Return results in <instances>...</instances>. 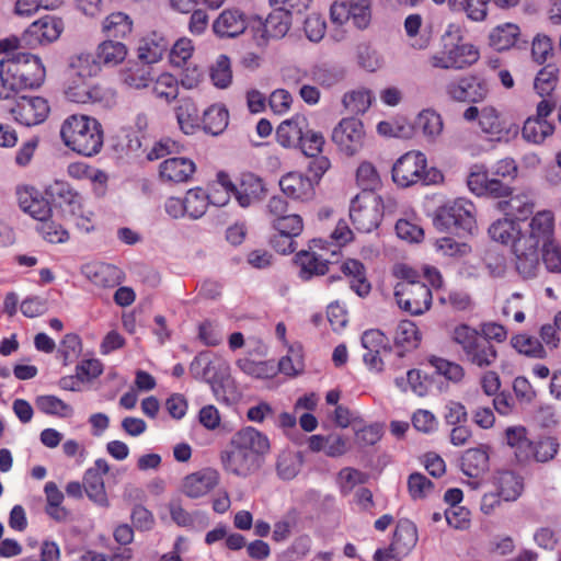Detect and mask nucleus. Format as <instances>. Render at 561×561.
<instances>
[{
  "label": "nucleus",
  "instance_id": "obj_1",
  "mask_svg": "<svg viewBox=\"0 0 561 561\" xmlns=\"http://www.w3.org/2000/svg\"><path fill=\"white\" fill-rule=\"evenodd\" d=\"M46 78V68L39 56L31 53H16L0 60V82L8 98L10 92L39 88Z\"/></svg>",
  "mask_w": 561,
  "mask_h": 561
},
{
  "label": "nucleus",
  "instance_id": "obj_2",
  "mask_svg": "<svg viewBox=\"0 0 561 561\" xmlns=\"http://www.w3.org/2000/svg\"><path fill=\"white\" fill-rule=\"evenodd\" d=\"M64 144L72 151L92 157L103 147V130L99 121L88 115L67 117L60 128Z\"/></svg>",
  "mask_w": 561,
  "mask_h": 561
},
{
  "label": "nucleus",
  "instance_id": "obj_3",
  "mask_svg": "<svg viewBox=\"0 0 561 561\" xmlns=\"http://www.w3.org/2000/svg\"><path fill=\"white\" fill-rule=\"evenodd\" d=\"M230 365L226 358L209 352L198 353L190 365L191 375L197 379L211 385V389L217 400L228 401L221 394L219 383L229 376Z\"/></svg>",
  "mask_w": 561,
  "mask_h": 561
},
{
  "label": "nucleus",
  "instance_id": "obj_4",
  "mask_svg": "<svg viewBox=\"0 0 561 561\" xmlns=\"http://www.w3.org/2000/svg\"><path fill=\"white\" fill-rule=\"evenodd\" d=\"M474 224L473 205L465 199L444 205L434 219V225L440 230L471 232Z\"/></svg>",
  "mask_w": 561,
  "mask_h": 561
},
{
  "label": "nucleus",
  "instance_id": "obj_5",
  "mask_svg": "<svg viewBox=\"0 0 561 561\" xmlns=\"http://www.w3.org/2000/svg\"><path fill=\"white\" fill-rule=\"evenodd\" d=\"M394 298L399 308L412 316L423 314L432 306V291L424 283L398 282Z\"/></svg>",
  "mask_w": 561,
  "mask_h": 561
},
{
  "label": "nucleus",
  "instance_id": "obj_6",
  "mask_svg": "<svg viewBox=\"0 0 561 561\" xmlns=\"http://www.w3.org/2000/svg\"><path fill=\"white\" fill-rule=\"evenodd\" d=\"M12 119L23 126H35L44 123L50 113V106L42 96H21L7 106Z\"/></svg>",
  "mask_w": 561,
  "mask_h": 561
},
{
  "label": "nucleus",
  "instance_id": "obj_7",
  "mask_svg": "<svg viewBox=\"0 0 561 561\" xmlns=\"http://www.w3.org/2000/svg\"><path fill=\"white\" fill-rule=\"evenodd\" d=\"M218 184L231 191L239 206L247 208L259 203L265 193L263 182L252 173H244L237 183H232L225 173L218 174Z\"/></svg>",
  "mask_w": 561,
  "mask_h": 561
},
{
  "label": "nucleus",
  "instance_id": "obj_8",
  "mask_svg": "<svg viewBox=\"0 0 561 561\" xmlns=\"http://www.w3.org/2000/svg\"><path fill=\"white\" fill-rule=\"evenodd\" d=\"M427 160L423 152L408 151L393 164L391 170L392 181L401 186L409 187L420 181H425Z\"/></svg>",
  "mask_w": 561,
  "mask_h": 561
},
{
  "label": "nucleus",
  "instance_id": "obj_9",
  "mask_svg": "<svg viewBox=\"0 0 561 561\" xmlns=\"http://www.w3.org/2000/svg\"><path fill=\"white\" fill-rule=\"evenodd\" d=\"M381 199L375 193H362L353 197V226L359 232H370L381 220Z\"/></svg>",
  "mask_w": 561,
  "mask_h": 561
},
{
  "label": "nucleus",
  "instance_id": "obj_10",
  "mask_svg": "<svg viewBox=\"0 0 561 561\" xmlns=\"http://www.w3.org/2000/svg\"><path fill=\"white\" fill-rule=\"evenodd\" d=\"M68 101L77 104L103 103L114 101L115 92L101 84H90L88 80L69 76L65 89Z\"/></svg>",
  "mask_w": 561,
  "mask_h": 561
},
{
  "label": "nucleus",
  "instance_id": "obj_11",
  "mask_svg": "<svg viewBox=\"0 0 561 561\" xmlns=\"http://www.w3.org/2000/svg\"><path fill=\"white\" fill-rule=\"evenodd\" d=\"M479 127L491 140L507 142L519 134V126L502 117L499 110L488 105L481 108Z\"/></svg>",
  "mask_w": 561,
  "mask_h": 561
},
{
  "label": "nucleus",
  "instance_id": "obj_12",
  "mask_svg": "<svg viewBox=\"0 0 561 561\" xmlns=\"http://www.w3.org/2000/svg\"><path fill=\"white\" fill-rule=\"evenodd\" d=\"M324 250L323 239H313L309 244L308 250L299 251L295 256V264L298 267V276L302 280H309L314 276L324 275L329 271V264L337 262L334 257L332 260H324L314 250Z\"/></svg>",
  "mask_w": 561,
  "mask_h": 561
},
{
  "label": "nucleus",
  "instance_id": "obj_13",
  "mask_svg": "<svg viewBox=\"0 0 561 561\" xmlns=\"http://www.w3.org/2000/svg\"><path fill=\"white\" fill-rule=\"evenodd\" d=\"M254 16L238 8H227L213 22V31L219 38H236L247 30L252 32Z\"/></svg>",
  "mask_w": 561,
  "mask_h": 561
},
{
  "label": "nucleus",
  "instance_id": "obj_14",
  "mask_svg": "<svg viewBox=\"0 0 561 561\" xmlns=\"http://www.w3.org/2000/svg\"><path fill=\"white\" fill-rule=\"evenodd\" d=\"M289 12L278 9L268 14L263 22L260 18L254 16L252 26V36L257 46L266 45L270 38L284 37L290 27Z\"/></svg>",
  "mask_w": 561,
  "mask_h": 561
},
{
  "label": "nucleus",
  "instance_id": "obj_15",
  "mask_svg": "<svg viewBox=\"0 0 561 561\" xmlns=\"http://www.w3.org/2000/svg\"><path fill=\"white\" fill-rule=\"evenodd\" d=\"M64 31V23L53 15L34 21L22 34L21 41L28 47H37L57 41Z\"/></svg>",
  "mask_w": 561,
  "mask_h": 561
},
{
  "label": "nucleus",
  "instance_id": "obj_16",
  "mask_svg": "<svg viewBox=\"0 0 561 561\" xmlns=\"http://www.w3.org/2000/svg\"><path fill=\"white\" fill-rule=\"evenodd\" d=\"M446 93L457 102L480 103L489 94V84L476 76L460 77L447 83Z\"/></svg>",
  "mask_w": 561,
  "mask_h": 561
},
{
  "label": "nucleus",
  "instance_id": "obj_17",
  "mask_svg": "<svg viewBox=\"0 0 561 561\" xmlns=\"http://www.w3.org/2000/svg\"><path fill=\"white\" fill-rule=\"evenodd\" d=\"M229 444L260 463L262 457L271 448L267 436L252 426H247L236 432L231 436Z\"/></svg>",
  "mask_w": 561,
  "mask_h": 561
},
{
  "label": "nucleus",
  "instance_id": "obj_18",
  "mask_svg": "<svg viewBox=\"0 0 561 561\" xmlns=\"http://www.w3.org/2000/svg\"><path fill=\"white\" fill-rule=\"evenodd\" d=\"M554 216L550 210L538 211L529 222V232L517 241H524L530 248H539L554 242Z\"/></svg>",
  "mask_w": 561,
  "mask_h": 561
},
{
  "label": "nucleus",
  "instance_id": "obj_19",
  "mask_svg": "<svg viewBox=\"0 0 561 561\" xmlns=\"http://www.w3.org/2000/svg\"><path fill=\"white\" fill-rule=\"evenodd\" d=\"M110 466L105 459H96L94 466L89 468L83 476V486L88 497L100 506H107L108 500L105 492L103 474H106Z\"/></svg>",
  "mask_w": 561,
  "mask_h": 561
},
{
  "label": "nucleus",
  "instance_id": "obj_20",
  "mask_svg": "<svg viewBox=\"0 0 561 561\" xmlns=\"http://www.w3.org/2000/svg\"><path fill=\"white\" fill-rule=\"evenodd\" d=\"M220 460L225 471L240 478L251 476L261 467L257 460H253L245 453L232 447L229 443L221 451Z\"/></svg>",
  "mask_w": 561,
  "mask_h": 561
},
{
  "label": "nucleus",
  "instance_id": "obj_21",
  "mask_svg": "<svg viewBox=\"0 0 561 561\" xmlns=\"http://www.w3.org/2000/svg\"><path fill=\"white\" fill-rule=\"evenodd\" d=\"M388 339L379 330H367L362 336L363 360L370 370L382 369L381 353L387 352Z\"/></svg>",
  "mask_w": 561,
  "mask_h": 561
},
{
  "label": "nucleus",
  "instance_id": "obj_22",
  "mask_svg": "<svg viewBox=\"0 0 561 561\" xmlns=\"http://www.w3.org/2000/svg\"><path fill=\"white\" fill-rule=\"evenodd\" d=\"M218 483V471L211 468H204L183 479L182 491L191 499H198L208 494Z\"/></svg>",
  "mask_w": 561,
  "mask_h": 561
},
{
  "label": "nucleus",
  "instance_id": "obj_23",
  "mask_svg": "<svg viewBox=\"0 0 561 561\" xmlns=\"http://www.w3.org/2000/svg\"><path fill=\"white\" fill-rule=\"evenodd\" d=\"M16 197L20 208L36 220L50 217L51 208L49 203L33 186H20L16 188Z\"/></svg>",
  "mask_w": 561,
  "mask_h": 561
},
{
  "label": "nucleus",
  "instance_id": "obj_24",
  "mask_svg": "<svg viewBox=\"0 0 561 561\" xmlns=\"http://www.w3.org/2000/svg\"><path fill=\"white\" fill-rule=\"evenodd\" d=\"M82 275L93 285L101 288H112L122 282V271L112 264L90 262L82 266Z\"/></svg>",
  "mask_w": 561,
  "mask_h": 561
},
{
  "label": "nucleus",
  "instance_id": "obj_25",
  "mask_svg": "<svg viewBox=\"0 0 561 561\" xmlns=\"http://www.w3.org/2000/svg\"><path fill=\"white\" fill-rule=\"evenodd\" d=\"M308 127V118L302 114H295L278 125L276 129L278 144L284 148H297Z\"/></svg>",
  "mask_w": 561,
  "mask_h": 561
},
{
  "label": "nucleus",
  "instance_id": "obj_26",
  "mask_svg": "<svg viewBox=\"0 0 561 561\" xmlns=\"http://www.w3.org/2000/svg\"><path fill=\"white\" fill-rule=\"evenodd\" d=\"M169 48L167 37L158 32L142 36L137 46V58L148 66L159 62Z\"/></svg>",
  "mask_w": 561,
  "mask_h": 561
},
{
  "label": "nucleus",
  "instance_id": "obj_27",
  "mask_svg": "<svg viewBox=\"0 0 561 561\" xmlns=\"http://www.w3.org/2000/svg\"><path fill=\"white\" fill-rule=\"evenodd\" d=\"M196 171L193 160L183 157L169 158L159 165V175L163 182H188Z\"/></svg>",
  "mask_w": 561,
  "mask_h": 561
},
{
  "label": "nucleus",
  "instance_id": "obj_28",
  "mask_svg": "<svg viewBox=\"0 0 561 561\" xmlns=\"http://www.w3.org/2000/svg\"><path fill=\"white\" fill-rule=\"evenodd\" d=\"M119 82L131 90H144L151 85L153 71L148 65L131 61L118 72Z\"/></svg>",
  "mask_w": 561,
  "mask_h": 561
},
{
  "label": "nucleus",
  "instance_id": "obj_29",
  "mask_svg": "<svg viewBox=\"0 0 561 561\" xmlns=\"http://www.w3.org/2000/svg\"><path fill=\"white\" fill-rule=\"evenodd\" d=\"M516 255V270L525 279L535 278L540 271L539 248H530L524 241L514 244Z\"/></svg>",
  "mask_w": 561,
  "mask_h": 561
},
{
  "label": "nucleus",
  "instance_id": "obj_30",
  "mask_svg": "<svg viewBox=\"0 0 561 561\" xmlns=\"http://www.w3.org/2000/svg\"><path fill=\"white\" fill-rule=\"evenodd\" d=\"M282 192L294 199L309 201L314 194L313 181L298 172H290L279 181Z\"/></svg>",
  "mask_w": 561,
  "mask_h": 561
},
{
  "label": "nucleus",
  "instance_id": "obj_31",
  "mask_svg": "<svg viewBox=\"0 0 561 561\" xmlns=\"http://www.w3.org/2000/svg\"><path fill=\"white\" fill-rule=\"evenodd\" d=\"M94 55L101 69H112L125 61L128 56V47L122 42L107 38L96 46Z\"/></svg>",
  "mask_w": 561,
  "mask_h": 561
},
{
  "label": "nucleus",
  "instance_id": "obj_32",
  "mask_svg": "<svg viewBox=\"0 0 561 561\" xmlns=\"http://www.w3.org/2000/svg\"><path fill=\"white\" fill-rule=\"evenodd\" d=\"M510 198L497 204L500 210L505 215L522 220L533 214L535 202L530 192H520L508 195Z\"/></svg>",
  "mask_w": 561,
  "mask_h": 561
},
{
  "label": "nucleus",
  "instance_id": "obj_33",
  "mask_svg": "<svg viewBox=\"0 0 561 561\" xmlns=\"http://www.w3.org/2000/svg\"><path fill=\"white\" fill-rule=\"evenodd\" d=\"M330 18L332 23L331 37L336 42L344 41L348 34V21L351 19V1H334L330 9Z\"/></svg>",
  "mask_w": 561,
  "mask_h": 561
},
{
  "label": "nucleus",
  "instance_id": "obj_34",
  "mask_svg": "<svg viewBox=\"0 0 561 561\" xmlns=\"http://www.w3.org/2000/svg\"><path fill=\"white\" fill-rule=\"evenodd\" d=\"M495 490L506 502L516 501L523 491L522 479L513 471H497L493 477Z\"/></svg>",
  "mask_w": 561,
  "mask_h": 561
},
{
  "label": "nucleus",
  "instance_id": "obj_35",
  "mask_svg": "<svg viewBox=\"0 0 561 561\" xmlns=\"http://www.w3.org/2000/svg\"><path fill=\"white\" fill-rule=\"evenodd\" d=\"M202 123L206 133L217 136L227 128L229 112L221 103L211 104L204 111Z\"/></svg>",
  "mask_w": 561,
  "mask_h": 561
},
{
  "label": "nucleus",
  "instance_id": "obj_36",
  "mask_svg": "<svg viewBox=\"0 0 561 561\" xmlns=\"http://www.w3.org/2000/svg\"><path fill=\"white\" fill-rule=\"evenodd\" d=\"M101 72L98 59L89 53H80L73 55L69 59V76L90 79L96 77Z\"/></svg>",
  "mask_w": 561,
  "mask_h": 561
},
{
  "label": "nucleus",
  "instance_id": "obj_37",
  "mask_svg": "<svg viewBox=\"0 0 561 561\" xmlns=\"http://www.w3.org/2000/svg\"><path fill=\"white\" fill-rule=\"evenodd\" d=\"M416 541L417 531L415 525L408 519L400 520L397 524L391 542L393 549H397V553L401 554V557L407 556L416 545Z\"/></svg>",
  "mask_w": 561,
  "mask_h": 561
},
{
  "label": "nucleus",
  "instance_id": "obj_38",
  "mask_svg": "<svg viewBox=\"0 0 561 561\" xmlns=\"http://www.w3.org/2000/svg\"><path fill=\"white\" fill-rule=\"evenodd\" d=\"M489 469V454L483 448H470L461 457V471L470 477L478 478Z\"/></svg>",
  "mask_w": 561,
  "mask_h": 561
},
{
  "label": "nucleus",
  "instance_id": "obj_39",
  "mask_svg": "<svg viewBox=\"0 0 561 561\" xmlns=\"http://www.w3.org/2000/svg\"><path fill=\"white\" fill-rule=\"evenodd\" d=\"M102 33L112 38H125L133 31V20L124 12H113L102 21Z\"/></svg>",
  "mask_w": 561,
  "mask_h": 561
},
{
  "label": "nucleus",
  "instance_id": "obj_40",
  "mask_svg": "<svg viewBox=\"0 0 561 561\" xmlns=\"http://www.w3.org/2000/svg\"><path fill=\"white\" fill-rule=\"evenodd\" d=\"M467 362L479 367L485 368L493 365L497 358V352L494 345L485 337L480 340L463 354Z\"/></svg>",
  "mask_w": 561,
  "mask_h": 561
},
{
  "label": "nucleus",
  "instance_id": "obj_41",
  "mask_svg": "<svg viewBox=\"0 0 561 561\" xmlns=\"http://www.w3.org/2000/svg\"><path fill=\"white\" fill-rule=\"evenodd\" d=\"M520 35V30L516 24L505 23L494 27L489 35V44L497 51H504L512 48Z\"/></svg>",
  "mask_w": 561,
  "mask_h": 561
},
{
  "label": "nucleus",
  "instance_id": "obj_42",
  "mask_svg": "<svg viewBox=\"0 0 561 561\" xmlns=\"http://www.w3.org/2000/svg\"><path fill=\"white\" fill-rule=\"evenodd\" d=\"M351 242V227L346 219H340L328 240H323L324 250L331 257L339 260L342 249Z\"/></svg>",
  "mask_w": 561,
  "mask_h": 561
},
{
  "label": "nucleus",
  "instance_id": "obj_43",
  "mask_svg": "<svg viewBox=\"0 0 561 561\" xmlns=\"http://www.w3.org/2000/svg\"><path fill=\"white\" fill-rule=\"evenodd\" d=\"M286 347L287 354L279 359L276 368L288 377H296L305 369L302 346L299 343H293Z\"/></svg>",
  "mask_w": 561,
  "mask_h": 561
},
{
  "label": "nucleus",
  "instance_id": "obj_44",
  "mask_svg": "<svg viewBox=\"0 0 561 561\" xmlns=\"http://www.w3.org/2000/svg\"><path fill=\"white\" fill-rule=\"evenodd\" d=\"M175 115L179 127L184 134L192 135L198 128V110L193 100L182 99L175 108Z\"/></svg>",
  "mask_w": 561,
  "mask_h": 561
},
{
  "label": "nucleus",
  "instance_id": "obj_45",
  "mask_svg": "<svg viewBox=\"0 0 561 561\" xmlns=\"http://www.w3.org/2000/svg\"><path fill=\"white\" fill-rule=\"evenodd\" d=\"M236 366L245 375L257 379L273 378L277 374V368L273 360L256 362L249 356H244L236 360Z\"/></svg>",
  "mask_w": 561,
  "mask_h": 561
},
{
  "label": "nucleus",
  "instance_id": "obj_46",
  "mask_svg": "<svg viewBox=\"0 0 561 561\" xmlns=\"http://www.w3.org/2000/svg\"><path fill=\"white\" fill-rule=\"evenodd\" d=\"M151 85L152 94L167 103L173 102L179 95V81L168 71H163L157 77L153 75Z\"/></svg>",
  "mask_w": 561,
  "mask_h": 561
},
{
  "label": "nucleus",
  "instance_id": "obj_47",
  "mask_svg": "<svg viewBox=\"0 0 561 561\" xmlns=\"http://www.w3.org/2000/svg\"><path fill=\"white\" fill-rule=\"evenodd\" d=\"M451 66L455 70H461L476 64L479 59V50L468 43H457L451 47L447 46Z\"/></svg>",
  "mask_w": 561,
  "mask_h": 561
},
{
  "label": "nucleus",
  "instance_id": "obj_48",
  "mask_svg": "<svg viewBox=\"0 0 561 561\" xmlns=\"http://www.w3.org/2000/svg\"><path fill=\"white\" fill-rule=\"evenodd\" d=\"M46 194L54 201H58L60 204H67L70 207V211L76 214V208H79V202L81 196L73 191L69 183L55 180L46 187Z\"/></svg>",
  "mask_w": 561,
  "mask_h": 561
},
{
  "label": "nucleus",
  "instance_id": "obj_49",
  "mask_svg": "<svg viewBox=\"0 0 561 561\" xmlns=\"http://www.w3.org/2000/svg\"><path fill=\"white\" fill-rule=\"evenodd\" d=\"M554 127L547 119L528 117L523 126V138L533 144H541L553 134Z\"/></svg>",
  "mask_w": 561,
  "mask_h": 561
},
{
  "label": "nucleus",
  "instance_id": "obj_50",
  "mask_svg": "<svg viewBox=\"0 0 561 561\" xmlns=\"http://www.w3.org/2000/svg\"><path fill=\"white\" fill-rule=\"evenodd\" d=\"M353 443L359 448L374 446L382 436V427L379 424L363 425V420L353 417Z\"/></svg>",
  "mask_w": 561,
  "mask_h": 561
},
{
  "label": "nucleus",
  "instance_id": "obj_51",
  "mask_svg": "<svg viewBox=\"0 0 561 561\" xmlns=\"http://www.w3.org/2000/svg\"><path fill=\"white\" fill-rule=\"evenodd\" d=\"M35 405L42 413L61 419L70 417L73 414L72 407L56 396H38Z\"/></svg>",
  "mask_w": 561,
  "mask_h": 561
},
{
  "label": "nucleus",
  "instance_id": "obj_52",
  "mask_svg": "<svg viewBox=\"0 0 561 561\" xmlns=\"http://www.w3.org/2000/svg\"><path fill=\"white\" fill-rule=\"evenodd\" d=\"M415 127L421 130L428 140L433 141L443 131V119L435 111L424 110L417 115Z\"/></svg>",
  "mask_w": 561,
  "mask_h": 561
},
{
  "label": "nucleus",
  "instance_id": "obj_53",
  "mask_svg": "<svg viewBox=\"0 0 561 561\" xmlns=\"http://www.w3.org/2000/svg\"><path fill=\"white\" fill-rule=\"evenodd\" d=\"M187 217L199 219L203 217L209 205L208 194L201 187L191 188L184 196Z\"/></svg>",
  "mask_w": 561,
  "mask_h": 561
},
{
  "label": "nucleus",
  "instance_id": "obj_54",
  "mask_svg": "<svg viewBox=\"0 0 561 561\" xmlns=\"http://www.w3.org/2000/svg\"><path fill=\"white\" fill-rule=\"evenodd\" d=\"M421 335L416 324L410 320L401 321L394 334V343L397 346L405 351L414 350L419 346Z\"/></svg>",
  "mask_w": 561,
  "mask_h": 561
},
{
  "label": "nucleus",
  "instance_id": "obj_55",
  "mask_svg": "<svg viewBox=\"0 0 561 561\" xmlns=\"http://www.w3.org/2000/svg\"><path fill=\"white\" fill-rule=\"evenodd\" d=\"M356 183L362 188V193H375L380 186L381 180L379 173L371 162H362L356 170Z\"/></svg>",
  "mask_w": 561,
  "mask_h": 561
},
{
  "label": "nucleus",
  "instance_id": "obj_56",
  "mask_svg": "<svg viewBox=\"0 0 561 561\" xmlns=\"http://www.w3.org/2000/svg\"><path fill=\"white\" fill-rule=\"evenodd\" d=\"M507 444L515 449V455L520 461L529 460L531 442L526 437L523 426L508 427L505 432Z\"/></svg>",
  "mask_w": 561,
  "mask_h": 561
},
{
  "label": "nucleus",
  "instance_id": "obj_57",
  "mask_svg": "<svg viewBox=\"0 0 561 561\" xmlns=\"http://www.w3.org/2000/svg\"><path fill=\"white\" fill-rule=\"evenodd\" d=\"M209 76L213 84L218 89H226L231 84L232 71L229 58L220 55L210 67Z\"/></svg>",
  "mask_w": 561,
  "mask_h": 561
},
{
  "label": "nucleus",
  "instance_id": "obj_58",
  "mask_svg": "<svg viewBox=\"0 0 561 561\" xmlns=\"http://www.w3.org/2000/svg\"><path fill=\"white\" fill-rule=\"evenodd\" d=\"M488 232L492 240L508 244L515 240L518 229L513 219L504 218L494 221L489 227Z\"/></svg>",
  "mask_w": 561,
  "mask_h": 561
},
{
  "label": "nucleus",
  "instance_id": "obj_59",
  "mask_svg": "<svg viewBox=\"0 0 561 561\" xmlns=\"http://www.w3.org/2000/svg\"><path fill=\"white\" fill-rule=\"evenodd\" d=\"M194 53L193 42L187 37L179 38L170 48L169 60L173 67L181 68L186 65Z\"/></svg>",
  "mask_w": 561,
  "mask_h": 561
},
{
  "label": "nucleus",
  "instance_id": "obj_60",
  "mask_svg": "<svg viewBox=\"0 0 561 561\" xmlns=\"http://www.w3.org/2000/svg\"><path fill=\"white\" fill-rule=\"evenodd\" d=\"M559 449V443L556 438L546 437L537 443L530 444L529 460L535 459L540 462H546L554 458Z\"/></svg>",
  "mask_w": 561,
  "mask_h": 561
},
{
  "label": "nucleus",
  "instance_id": "obj_61",
  "mask_svg": "<svg viewBox=\"0 0 561 561\" xmlns=\"http://www.w3.org/2000/svg\"><path fill=\"white\" fill-rule=\"evenodd\" d=\"M558 81V69L553 65L543 67L535 78V90L539 95H549L556 88Z\"/></svg>",
  "mask_w": 561,
  "mask_h": 561
},
{
  "label": "nucleus",
  "instance_id": "obj_62",
  "mask_svg": "<svg viewBox=\"0 0 561 561\" xmlns=\"http://www.w3.org/2000/svg\"><path fill=\"white\" fill-rule=\"evenodd\" d=\"M37 231L49 243H64L69 239L68 231L49 218L39 220Z\"/></svg>",
  "mask_w": 561,
  "mask_h": 561
},
{
  "label": "nucleus",
  "instance_id": "obj_63",
  "mask_svg": "<svg viewBox=\"0 0 561 561\" xmlns=\"http://www.w3.org/2000/svg\"><path fill=\"white\" fill-rule=\"evenodd\" d=\"M513 347L520 354L541 358L545 356V350L539 341L526 334H518L512 339Z\"/></svg>",
  "mask_w": 561,
  "mask_h": 561
},
{
  "label": "nucleus",
  "instance_id": "obj_64",
  "mask_svg": "<svg viewBox=\"0 0 561 561\" xmlns=\"http://www.w3.org/2000/svg\"><path fill=\"white\" fill-rule=\"evenodd\" d=\"M433 489V482L420 472H413L408 478V490L413 500L426 497Z\"/></svg>",
  "mask_w": 561,
  "mask_h": 561
}]
</instances>
